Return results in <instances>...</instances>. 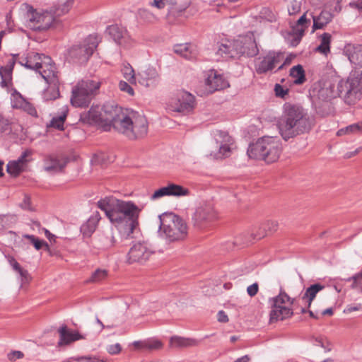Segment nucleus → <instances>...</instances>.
<instances>
[{
    "label": "nucleus",
    "mask_w": 362,
    "mask_h": 362,
    "mask_svg": "<svg viewBox=\"0 0 362 362\" xmlns=\"http://www.w3.org/2000/svg\"><path fill=\"white\" fill-rule=\"evenodd\" d=\"M80 120L104 131H110L113 127L130 139L144 137L148 132V122L144 115L135 112H127L114 103H107L103 107L92 106L88 112L81 114Z\"/></svg>",
    "instance_id": "1"
},
{
    "label": "nucleus",
    "mask_w": 362,
    "mask_h": 362,
    "mask_svg": "<svg viewBox=\"0 0 362 362\" xmlns=\"http://www.w3.org/2000/svg\"><path fill=\"white\" fill-rule=\"evenodd\" d=\"M98 207L105 212L112 226L124 238L129 237L139 227L141 209L131 201L107 197L98 202Z\"/></svg>",
    "instance_id": "2"
},
{
    "label": "nucleus",
    "mask_w": 362,
    "mask_h": 362,
    "mask_svg": "<svg viewBox=\"0 0 362 362\" xmlns=\"http://www.w3.org/2000/svg\"><path fill=\"white\" fill-rule=\"evenodd\" d=\"M313 124L301 107L289 103L284 105L283 114L277 123L279 133L286 141L308 132Z\"/></svg>",
    "instance_id": "3"
},
{
    "label": "nucleus",
    "mask_w": 362,
    "mask_h": 362,
    "mask_svg": "<svg viewBox=\"0 0 362 362\" xmlns=\"http://www.w3.org/2000/svg\"><path fill=\"white\" fill-rule=\"evenodd\" d=\"M282 151L281 140L276 136H262L247 149V155L250 158L262 160L267 163L277 161Z\"/></svg>",
    "instance_id": "4"
},
{
    "label": "nucleus",
    "mask_w": 362,
    "mask_h": 362,
    "mask_svg": "<svg viewBox=\"0 0 362 362\" xmlns=\"http://www.w3.org/2000/svg\"><path fill=\"white\" fill-rule=\"evenodd\" d=\"M158 233L170 242L181 241L188 235L187 223L173 213H164L159 216Z\"/></svg>",
    "instance_id": "5"
},
{
    "label": "nucleus",
    "mask_w": 362,
    "mask_h": 362,
    "mask_svg": "<svg viewBox=\"0 0 362 362\" xmlns=\"http://www.w3.org/2000/svg\"><path fill=\"white\" fill-rule=\"evenodd\" d=\"M19 64L39 72L45 81L57 83V68L49 57L29 52L25 57H21L19 59Z\"/></svg>",
    "instance_id": "6"
},
{
    "label": "nucleus",
    "mask_w": 362,
    "mask_h": 362,
    "mask_svg": "<svg viewBox=\"0 0 362 362\" xmlns=\"http://www.w3.org/2000/svg\"><path fill=\"white\" fill-rule=\"evenodd\" d=\"M20 10L24 16L27 26L32 30H47L55 22V16L50 11L35 9L28 4H23Z\"/></svg>",
    "instance_id": "7"
},
{
    "label": "nucleus",
    "mask_w": 362,
    "mask_h": 362,
    "mask_svg": "<svg viewBox=\"0 0 362 362\" xmlns=\"http://www.w3.org/2000/svg\"><path fill=\"white\" fill-rule=\"evenodd\" d=\"M100 87V82L95 79L79 81L72 89L71 105L76 107L88 106Z\"/></svg>",
    "instance_id": "8"
},
{
    "label": "nucleus",
    "mask_w": 362,
    "mask_h": 362,
    "mask_svg": "<svg viewBox=\"0 0 362 362\" xmlns=\"http://www.w3.org/2000/svg\"><path fill=\"white\" fill-rule=\"evenodd\" d=\"M194 107V96L185 90H179L173 94L165 104V108L168 111L182 114L192 112Z\"/></svg>",
    "instance_id": "9"
},
{
    "label": "nucleus",
    "mask_w": 362,
    "mask_h": 362,
    "mask_svg": "<svg viewBox=\"0 0 362 362\" xmlns=\"http://www.w3.org/2000/svg\"><path fill=\"white\" fill-rule=\"evenodd\" d=\"M154 254L152 246L146 241L135 242L126 256L128 264H145Z\"/></svg>",
    "instance_id": "10"
},
{
    "label": "nucleus",
    "mask_w": 362,
    "mask_h": 362,
    "mask_svg": "<svg viewBox=\"0 0 362 362\" xmlns=\"http://www.w3.org/2000/svg\"><path fill=\"white\" fill-rule=\"evenodd\" d=\"M99 40L97 35L88 36L81 44L74 45L69 50L71 59H76L81 63L86 62L93 54L98 45Z\"/></svg>",
    "instance_id": "11"
},
{
    "label": "nucleus",
    "mask_w": 362,
    "mask_h": 362,
    "mask_svg": "<svg viewBox=\"0 0 362 362\" xmlns=\"http://www.w3.org/2000/svg\"><path fill=\"white\" fill-rule=\"evenodd\" d=\"M218 218V214L212 203L206 202L199 206L192 216L193 225L199 230L206 229Z\"/></svg>",
    "instance_id": "12"
},
{
    "label": "nucleus",
    "mask_w": 362,
    "mask_h": 362,
    "mask_svg": "<svg viewBox=\"0 0 362 362\" xmlns=\"http://www.w3.org/2000/svg\"><path fill=\"white\" fill-rule=\"evenodd\" d=\"M284 60V53L269 51L255 59V69L257 74H266L272 71Z\"/></svg>",
    "instance_id": "13"
},
{
    "label": "nucleus",
    "mask_w": 362,
    "mask_h": 362,
    "mask_svg": "<svg viewBox=\"0 0 362 362\" xmlns=\"http://www.w3.org/2000/svg\"><path fill=\"white\" fill-rule=\"evenodd\" d=\"M346 98L349 103H354L362 98V71L354 69L351 71L346 81Z\"/></svg>",
    "instance_id": "14"
},
{
    "label": "nucleus",
    "mask_w": 362,
    "mask_h": 362,
    "mask_svg": "<svg viewBox=\"0 0 362 362\" xmlns=\"http://www.w3.org/2000/svg\"><path fill=\"white\" fill-rule=\"evenodd\" d=\"M214 139L218 148L214 157L217 159L229 157L234 148L233 138L227 132L217 130L214 133Z\"/></svg>",
    "instance_id": "15"
},
{
    "label": "nucleus",
    "mask_w": 362,
    "mask_h": 362,
    "mask_svg": "<svg viewBox=\"0 0 362 362\" xmlns=\"http://www.w3.org/2000/svg\"><path fill=\"white\" fill-rule=\"evenodd\" d=\"M233 46L235 47L237 55L253 57L258 53V48L252 33L240 36L233 40Z\"/></svg>",
    "instance_id": "16"
},
{
    "label": "nucleus",
    "mask_w": 362,
    "mask_h": 362,
    "mask_svg": "<svg viewBox=\"0 0 362 362\" xmlns=\"http://www.w3.org/2000/svg\"><path fill=\"white\" fill-rule=\"evenodd\" d=\"M107 31L118 45L125 49L133 46L134 41L125 28L119 25H112L107 28Z\"/></svg>",
    "instance_id": "17"
},
{
    "label": "nucleus",
    "mask_w": 362,
    "mask_h": 362,
    "mask_svg": "<svg viewBox=\"0 0 362 362\" xmlns=\"http://www.w3.org/2000/svg\"><path fill=\"white\" fill-rule=\"evenodd\" d=\"M68 163L69 158L64 154H50L44 159V169L49 173H57L62 172Z\"/></svg>",
    "instance_id": "18"
},
{
    "label": "nucleus",
    "mask_w": 362,
    "mask_h": 362,
    "mask_svg": "<svg viewBox=\"0 0 362 362\" xmlns=\"http://www.w3.org/2000/svg\"><path fill=\"white\" fill-rule=\"evenodd\" d=\"M205 83L209 93L225 89L230 86L224 75L216 70L207 72Z\"/></svg>",
    "instance_id": "19"
},
{
    "label": "nucleus",
    "mask_w": 362,
    "mask_h": 362,
    "mask_svg": "<svg viewBox=\"0 0 362 362\" xmlns=\"http://www.w3.org/2000/svg\"><path fill=\"white\" fill-rule=\"evenodd\" d=\"M189 194V189L180 185L170 183L156 190L151 195V199L155 200L165 196L182 197Z\"/></svg>",
    "instance_id": "20"
},
{
    "label": "nucleus",
    "mask_w": 362,
    "mask_h": 362,
    "mask_svg": "<svg viewBox=\"0 0 362 362\" xmlns=\"http://www.w3.org/2000/svg\"><path fill=\"white\" fill-rule=\"evenodd\" d=\"M16 63L14 56H7L6 57V64L0 66V86L4 88H10L12 87V74Z\"/></svg>",
    "instance_id": "21"
},
{
    "label": "nucleus",
    "mask_w": 362,
    "mask_h": 362,
    "mask_svg": "<svg viewBox=\"0 0 362 362\" xmlns=\"http://www.w3.org/2000/svg\"><path fill=\"white\" fill-rule=\"evenodd\" d=\"M137 80L145 87H155L159 83L160 76L155 67L148 66L138 74Z\"/></svg>",
    "instance_id": "22"
},
{
    "label": "nucleus",
    "mask_w": 362,
    "mask_h": 362,
    "mask_svg": "<svg viewBox=\"0 0 362 362\" xmlns=\"http://www.w3.org/2000/svg\"><path fill=\"white\" fill-rule=\"evenodd\" d=\"M310 25V20L307 19L306 13H304L293 26L289 37H291V45L296 46L304 35L305 30Z\"/></svg>",
    "instance_id": "23"
},
{
    "label": "nucleus",
    "mask_w": 362,
    "mask_h": 362,
    "mask_svg": "<svg viewBox=\"0 0 362 362\" xmlns=\"http://www.w3.org/2000/svg\"><path fill=\"white\" fill-rule=\"evenodd\" d=\"M31 153L30 150H26L17 160L10 161L7 164V172L12 175H18L25 168L27 163L30 161L29 157Z\"/></svg>",
    "instance_id": "24"
},
{
    "label": "nucleus",
    "mask_w": 362,
    "mask_h": 362,
    "mask_svg": "<svg viewBox=\"0 0 362 362\" xmlns=\"http://www.w3.org/2000/svg\"><path fill=\"white\" fill-rule=\"evenodd\" d=\"M59 340V346L69 345L76 341L83 339L85 337L78 332L69 329L66 326H62L58 329Z\"/></svg>",
    "instance_id": "25"
},
{
    "label": "nucleus",
    "mask_w": 362,
    "mask_h": 362,
    "mask_svg": "<svg viewBox=\"0 0 362 362\" xmlns=\"http://www.w3.org/2000/svg\"><path fill=\"white\" fill-rule=\"evenodd\" d=\"M344 53L351 64L362 67V45L348 44L344 47Z\"/></svg>",
    "instance_id": "26"
},
{
    "label": "nucleus",
    "mask_w": 362,
    "mask_h": 362,
    "mask_svg": "<svg viewBox=\"0 0 362 362\" xmlns=\"http://www.w3.org/2000/svg\"><path fill=\"white\" fill-rule=\"evenodd\" d=\"M200 340L189 338L183 337L180 336H173L169 340V346L171 348L180 349V348H188L197 346L200 344Z\"/></svg>",
    "instance_id": "27"
},
{
    "label": "nucleus",
    "mask_w": 362,
    "mask_h": 362,
    "mask_svg": "<svg viewBox=\"0 0 362 362\" xmlns=\"http://www.w3.org/2000/svg\"><path fill=\"white\" fill-rule=\"evenodd\" d=\"M173 50L177 55L189 60L195 59L198 53L197 47L190 43L176 45Z\"/></svg>",
    "instance_id": "28"
},
{
    "label": "nucleus",
    "mask_w": 362,
    "mask_h": 362,
    "mask_svg": "<svg viewBox=\"0 0 362 362\" xmlns=\"http://www.w3.org/2000/svg\"><path fill=\"white\" fill-rule=\"evenodd\" d=\"M279 303H277L279 305ZM293 309L290 307L272 306L270 312V322L284 320L293 315Z\"/></svg>",
    "instance_id": "29"
},
{
    "label": "nucleus",
    "mask_w": 362,
    "mask_h": 362,
    "mask_svg": "<svg viewBox=\"0 0 362 362\" xmlns=\"http://www.w3.org/2000/svg\"><path fill=\"white\" fill-rule=\"evenodd\" d=\"M217 54L222 57H235L237 56L235 47L233 46V40H223L218 45Z\"/></svg>",
    "instance_id": "30"
},
{
    "label": "nucleus",
    "mask_w": 362,
    "mask_h": 362,
    "mask_svg": "<svg viewBox=\"0 0 362 362\" xmlns=\"http://www.w3.org/2000/svg\"><path fill=\"white\" fill-rule=\"evenodd\" d=\"M57 83L46 81L49 84V87L43 92L42 97L45 100H52L59 97V79L58 71H56Z\"/></svg>",
    "instance_id": "31"
},
{
    "label": "nucleus",
    "mask_w": 362,
    "mask_h": 362,
    "mask_svg": "<svg viewBox=\"0 0 362 362\" xmlns=\"http://www.w3.org/2000/svg\"><path fill=\"white\" fill-rule=\"evenodd\" d=\"M8 262L13 269L18 273L21 285L27 284L31 280V277L28 272L23 269L19 263L13 257H8Z\"/></svg>",
    "instance_id": "32"
},
{
    "label": "nucleus",
    "mask_w": 362,
    "mask_h": 362,
    "mask_svg": "<svg viewBox=\"0 0 362 362\" xmlns=\"http://www.w3.org/2000/svg\"><path fill=\"white\" fill-rule=\"evenodd\" d=\"M100 219V216L98 212L93 214L88 221L81 226V233L86 236H90L95 230Z\"/></svg>",
    "instance_id": "33"
},
{
    "label": "nucleus",
    "mask_w": 362,
    "mask_h": 362,
    "mask_svg": "<svg viewBox=\"0 0 362 362\" xmlns=\"http://www.w3.org/2000/svg\"><path fill=\"white\" fill-rule=\"evenodd\" d=\"M74 4V0H59L50 11L52 12L55 18L62 16L69 12Z\"/></svg>",
    "instance_id": "34"
},
{
    "label": "nucleus",
    "mask_w": 362,
    "mask_h": 362,
    "mask_svg": "<svg viewBox=\"0 0 362 362\" xmlns=\"http://www.w3.org/2000/svg\"><path fill=\"white\" fill-rule=\"evenodd\" d=\"M324 288V286L320 284H315L311 285L306 289L305 292L302 296V300L307 304L308 308L310 307L311 303L316 297L317 293L322 291Z\"/></svg>",
    "instance_id": "35"
},
{
    "label": "nucleus",
    "mask_w": 362,
    "mask_h": 362,
    "mask_svg": "<svg viewBox=\"0 0 362 362\" xmlns=\"http://www.w3.org/2000/svg\"><path fill=\"white\" fill-rule=\"evenodd\" d=\"M313 20V32L315 30L321 29L326 25L332 18L331 13L322 11L318 16H312Z\"/></svg>",
    "instance_id": "36"
},
{
    "label": "nucleus",
    "mask_w": 362,
    "mask_h": 362,
    "mask_svg": "<svg viewBox=\"0 0 362 362\" xmlns=\"http://www.w3.org/2000/svg\"><path fill=\"white\" fill-rule=\"evenodd\" d=\"M68 111V107L66 105L63 106L61 109L60 114L54 117L50 121V127L59 130H63Z\"/></svg>",
    "instance_id": "37"
},
{
    "label": "nucleus",
    "mask_w": 362,
    "mask_h": 362,
    "mask_svg": "<svg viewBox=\"0 0 362 362\" xmlns=\"http://www.w3.org/2000/svg\"><path fill=\"white\" fill-rule=\"evenodd\" d=\"M289 75L296 85L303 84L305 81V71L300 64L293 66L290 70Z\"/></svg>",
    "instance_id": "38"
},
{
    "label": "nucleus",
    "mask_w": 362,
    "mask_h": 362,
    "mask_svg": "<svg viewBox=\"0 0 362 362\" xmlns=\"http://www.w3.org/2000/svg\"><path fill=\"white\" fill-rule=\"evenodd\" d=\"M332 36L329 33H325L320 37V44L317 47L316 51L327 55L330 52V42Z\"/></svg>",
    "instance_id": "39"
},
{
    "label": "nucleus",
    "mask_w": 362,
    "mask_h": 362,
    "mask_svg": "<svg viewBox=\"0 0 362 362\" xmlns=\"http://www.w3.org/2000/svg\"><path fill=\"white\" fill-rule=\"evenodd\" d=\"M109 276V271L105 269L98 268L95 269L87 280L88 283L99 284L102 283L107 279Z\"/></svg>",
    "instance_id": "40"
},
{
    "label": "nucleus",
    "mask_w": 362,
    "mask_h": 362,
    "mask_svg": "<svg viewBox=\"0 0 362 362\" xmlns=\"http://www.w3.org/2000/svg\"><path fill=\"white\" fill-rule=\"evenodd\" d=\"M362 134V122L349 125L338 130L337 136Z\"/></svg>",
    "instance_id": "41"
},
{
    "label": "nucleus",
    "mask_w": 362,
    "mask_h": 362,
    "mask_svg": "<svg viewBox=\"0 0 362 362\" xmlns=\"http://www.w3.org/2000/svg\"><path fill=\"white\" fill-rule=\"evenodd\" d=\"M272 302V306L278 305V303L280 307H290L293 304L291 298L284 292H281L279 296L274 298Z\"/></svg>",
    "instance_id": "42"
},
{
    "label": "nucleus",
    "mask_w": 362,
    "mask_h": 362,
    "mask_svg": "<svg viewBox=\"0 0 362 362\" xmlns=\"http://www.w3.org/2000/svg\"><path fill=\"white\" fill-rule=\"evenodd\" d=\"M122 73L124 78L130 83H136V78L134 71L129 64H124L122 68Z\"/></svg>",
    "instance_id": "43"
},
{
    "label": "nucleus",
    "mask_w": 362,
    "mask_h": 362,
    "mask_svg": "<svg viewBox=\"0 0 362 362\" xmlns=\"http://www.w3.org/2000/svg\"><path fill=\"white\" fill-rule=\"evenodd\" d=\"M11 105L13 108L21 109L27 100L16 90L11 93Z\"/></svg>",
    "instance_id": "44"
},
{
    "label": "nucleus",
    "mask_w": 362,
    "mask_h": 362,
    "mask_svg": "<svg viewBox=\"0 0 362 362\" xmlns=\"http://www.w3.org/2000/svg\"><path fill=\"white\" fill-rule=\"evenodd\" d=\"M23 237L29 240L37 250H40L42 247H45L47 250L49 249V245L45 241L39 239L33 235L25 234Z\"/></svg>",
    "instance_id": "45"
},
{
    "label": "nucleus",
    "mask_w": 362,
    "mask_h": 362,
    "mask_svg": "<svg viewBox=\"0 0 362 362\" xmlns=\"http://www.w3.org/2000/svg\"><path fill=\"white\" fill-rule=\"evenodd\" d=\"M185 8L182 7L176 6V4L174 6H170L168 8V13L167 15V18L170 22H173L175 18L180 17Z\"/></svg>",
    "instance_id": "46"
},
{
    "label": "nucleus",
    "mask_w": 362,
    "mask_h": 362,
    "mask_svg": "<svg viewBox=\"0 0 362 362\" xmlns=\"http://www.w3.org/2000/svg\"><path fill=\"white\" fill-rule=\"evenodd\" d=\"M317 97L322 100L326 101L334 97V91L331 86L322 87L318 91Z\"/></svg>",
    "instance_id": "47"
},
{
    "label": "nucleus",
    "mask_w": 362,
    "mask_h": 362,
    "mask_svg": "<svg viewBox=\"0 0 362 362\" xmlns=\"http://www.w3.org/2000/svg\"><path fill=\"white\" fill-rule=\"evenodd\" d=\"M259 18L272 22L275 20L276 16L274 13L267 7L262 8L259 12Z\"/></svg>",
    "instance_id": "48"
},
{
    "label": "nucleus",
    "mask_w": 362,
    "mask_h": 362,
    "mask_svg": "<svg viewBox=\"0 0 362 362\" xmlns=\"http://www.w3.org/2000/svg\"><path fill=\"white\" fill-rule=\"evenodd\" d=\"M176 3V0H153L150 5L158 9H163L166 6H174Z\"/></svg>",
    "instance_id": "49"
},
{
    "label": "nucleus",
    "mask_w": 362,
    "mask_h": 362,
    "mask_svg": "<svg viewBox=\"0 0 362 362\" xmlns=\"http://www.w3.org/2000/svg\"><path fill=\"white\" fill-rule=\"evenodd\" d=\"M144 346L150 350H158L163 347V344L158 339H149L144 341Z\"/></svg>",
    "instance_id": "50"
},
{
    "label": "nucleus",
    "mask_w": 362,
    "mask_h": 362,
    "mask_svg": "<svg viewBox=\"0 0 362 362\" xmlns=\"http://www.w3.org/2000/svg\"><path fill=\"white\" fill-rule=\"evenodd\" d=\"M301 2L298 0H291L288 5V12L290 16L296 15L300 11Z\"/></svg>",
    "instance_id": "51"
},
{
    "label": "nucleus",
    "mask_w": 362,
    "mask_h": 362,
    "mask_svg": "<svg viewBox=\"0 0 362 362\" xmlns=\"http://www.w3.org/2000/svg\"><path fill=\"white\" fill-rule=\"evenodd\" d=\"M351 287L357 291H362V274L358 273L353 277Z\"/></svg>",
    "instance_id": "52"
},
{
    "label": "nucleus",
    "mask_w": 362,
    "mask_h": 362,
    "mask_svg": "<svg viewBox=\"0 0 362 362\" xmlns=\"http://www.w3.org/2000/svg\"><path fill=\"white\" fill-rule=\"evenodd\" d=\"M119 88L121 91L128 93L130 96H132L134 94L132 87L125 81H121L119 83Z\"/></svg>",
    "instance_id": "53"
},
{
    "label": "nucleus",
    "mask_w": 362,
    "mask_h": 362,
    "mask_svg": "<svg viewBox=\"0 0 362 362\" xmlns=\"http://www.w3.org/2000/svg\"><path fill=\"white\" fill-rule=\"evenodd\" d=\"M274 92H275V95L277 97H280V98H283L288 94V89L287 88H284L281 85L277 83L274 86Z\"/></svg>",
    "instance_id": "54"
},
{
    "label": "nucleus",
    "mask_w": 362,
    "mask_h": 362,
    "mask_svg": "<svg viewBox=\"0 0 362 362\" xmlns=\"http://www.w3.org/2000/svg\"><path fill=\"white\" fill-rule=\"evenodd\" d=\"M23 111L26 112L31 116L36 117L37 116V110L35 107L28 101H27L23 107L21 109Z\"/></svg>",
    "instance_id": "55"
},
{
    "label": "nucleus",
    "mask_w": 362,
    "mask_h": 362,
    "mask_svg": "<svg viewBox=\"0 0 362 362\" xmlns=\"http://www.w3.org/2000/svg\"><path fill=\"white\" fill-rule=\"evenodd\" d=\"M107 351L110 355H117L119 354L122 351V346L119 343H116L115 344H111L107 346Z\"/></svg>",
    "instance_id": "56"
},
{
    "label": "nucleus",
    "mask_w": 362,
    "mask_h": 362,
    "mask_svg": "<svg viewBox=\"0 0 362 362\" xmlns=\"http://www.w3.org/2000/svg\"><path fill=\"white\" fill-rule=\"evenodd\" d=\"M24 354L21 351H12L9 352L7 355V358L11 361H15L17 359H21L23 358Z\"/></svg>",
    "instance_id": "57"
},
{
    "label": "nucleus",
    "mask_w": 362,
    "mask_h": 362,
    "mask_svg": "<svg viewBox=\"0 0 362 362\" xmlns=\"http://www.w3.org/2000/svg\"><path fill=\"white\" fill-rule=\"evenodd\" d=\"M258 290H259L258 284L254 283L253 284H252L247 287V292L250 296L253 297L257 293Z\"/></svg>",
    "instance_id": "58"
},
{
    "label": "nucleus",
    "mask_w": 362,
    "mask_h": 362,
    "mask_svg": "<svg viewBox=\"0 0 362 362\" xmlns=\"http://www.w3.org/2000/svg\"><path fill=\"white\" fill-rule=\"evenodd\" d=\"M362 310V304L349 305L344 310V313H350L354 311Z\"/></svg>",
    "instance_id": "59"
},
{
    "label": "nucleus",
    "mask_w": 362,
    "mask_h": 362,
    "mask_svg": "<svg viewBox=\"0 0 362 362\" xmlns=\"http://www.w3.org/2000/svg\"><path fill=\"white\" fill-rule=\"evenodd\" d=\"M21 207L24 209L31 210L30 207V199L28 197H25L23 203L21 204Z\"/></svg>",
    "instance_id": "60"
},
{
    "label": "nucleus",
    "mask_w": 362,
    "mask_h": 362,
    "mask_svg": "<svg viewBox=\"0 0 362 362\" xmlns=\"http://www.w3.org/2000/svg\"><path fill=\"white\" fill-rule=\"evenodd\" d=\"M218 320L221 322H227L228 317L223 311L221 310L218 313Z\"/></svg>",
    "instance_id": "61"
},
{
    "label": "nucleus",
    "mask_w": 362,
    "mask_h": 362,
    "mask_svg": "<svg viewBox=\"0 0 362 362\" xmlns=\"http://www.w3.org/2000/svg\"><path fill=\"white\" fill-rule=\"evenodd\" d=\"M291 57H287L285 58V56L284 55V60L281 62L280 64H279L278 70L282 69L284 66H287L291 64Z\"/></svg>",
    "instance_id": "62"
},
{
    "label": "nucleus",
    "mask_w": 362,
    "mask_h": 362,
    "mask_svg": "<svg viewBox=\"0 0 362 362\" xmlns=\"http://www.w3.org/2000/svg\"><path fill=\"white\" fill-rule=\"evenodd\" d=\"M349 6L351 8H357L358 11H362V0L350 2Z\"/></svg>",
    "instance_id": "63"
},
{
    "label": "nucleus",
    "mask_w": 362,
    "mask_h": 362,
    "mask_svg": "<svg viewBox=\"0 0 362 362\" xmlns=\"http://www.w3.org/2000/svg\"><path fill=\"white\" fill-rule=\"evenodd\" d=\"M83 362H104L103 360H100L96 357H92L90 356H83Z\"/></svg>",
    "instance_id": "64"
}]
</instances>
